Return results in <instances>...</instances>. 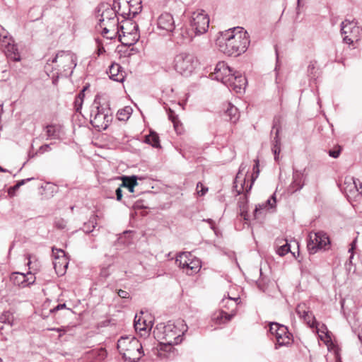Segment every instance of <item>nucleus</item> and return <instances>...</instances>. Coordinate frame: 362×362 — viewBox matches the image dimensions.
<instances>
[{
  "instance_id": "41",
  "label": "nucleus",
  "mask_w": 362,
  "mask_h": 362,
  "mask_svg": "<svg viewBox=\"0 0 362 362\" xmlns=\"http://www.w3.org/2000/svg\"><path fill=\"white\" fill-rule=\"evenodd\" d=\"M290 250L291 248L289 244L288 243H286L284 245L278 247L276 252L279 256L283 257L287 253H288Z\"/></svg>"
},
{
  "instance_id": "9",
  "label": "nucleus",
  "mask_w": 362,
  "mask_h": 362,
  "mask_svg": "<svg viewBox=\"0 0 362 362\" xmlns=\"http://www.w3.org/2000/svg\"><path fill=\"white\" fill-rule=\"evenodd\" d=\"M329 245L330 240L326 233L323 231L309 233L307 248L310 254H315L320 250H327Z\"/></svg>"
},
{
  "instance_id": "26",
  "label": "nucleus",
  "mask_w": 362,
  "mask_h": 362,
  "mask_svg": "<svg viewBox=\"0 0 362 362\" xmlns=\"http://www.w3.org/2000/svg\"><path fill=\"white\" fill-rule=\"evenodd\" d=\"M11 281L13 285L19 287H26L25 274L20 272H13L10 277Z\"/></svg>"
},
{
  "instance_id": "6",
  "label": "nucleus",
  "mask_w": 362,
  "mask_h": 362,
  "mask_svg": "<svg viewBox=\"0 0 362 362\" xmlns=\"http://www.w3.org/2000/svg\"><path fill=\"white\" fill-rule=\"evenodd\" d=\"M197 65V61L191 54L182 52L175 57L174 68L177 72L184 76H190Z\"/></svg>"
},
{
  "instance_id": "58",
  "label": "nucleus",
  "mask_w": 362,
  "mask_h": 362,
  "mask_svg": "<svg viewBox=\"0 0 362 362\" xmlns=\"http://www.w3.org/2000/svg\"><path fill=\"white\" fill-rule=\"evenodd\" d=\"M204 221H206L210 224V227L212 230H214V222L212 219L208 218V219H204Z\"/></svg>"
},
{
  "instance_id": "31",
  "label": "nucleus",
  "mask_w": 362,
  "mask_h": 362,
  "mask_svg": "<svg viewBox=\"0 0 362 362\" xmlns=\"http://www.w3.org/2000/svg\"><path fill=\"white\" fill-rule=\"evenodd\" d=\"M132 16L135 17L142 9L141 0H127Z\"/></svg>"
},
{
  "instance_id": "38",
  "label": "nucleus",
  "mask_w": 362,
  "mask_h": 362,
  "mask_svg": "<svg viewBox=\"0 0 362 362\" xmlns=\"http://www.w3.org/2000/svg\"><path fill=\"white\" fill-rule=\"evenodd\" d=\"M145 141L147 144H151L153 147H158L159 146V138L156 133H151L147 136Z\"/></svg>"
},
{
  "instance_id": "34",
  "label": "nucleus",
  "mask_w": 362,
  "mask_h": 362,
  "mask_svg": "<svg viewBox=\"0 0 362 362\" xmlns=\"http://www.w3.org/2000/svg\"><path fill=\"white\" fill-rule=\"evenodd\" d=\"M303 319L310 327L315 328L316 332L319 333V329L317 326V322L315 320V317L311 313L309 312Z\"/></svg>"
},
{
  "instance_id": "7",
  "label": "nucleus",
  "mask_w": 362,
  "mask_h": 362,
  "mask_svg": "<svg viewBox=\"0 0 362 362\" xmlns=\"http://www.w3.org/2000/svg\"><path fill=\"white\" fill-rule=\"evenodd\" d=\"M119 40L126 46L136 44L139 37V26L135 23L127 21L124 25L119 26Z\"/></svg>"
},
{
  "instance_id": "59",
  "label": "nucleus",
  "mask_w": 362,
  "mask_h": 362,
  "mask_svg": "<svg viewBox=\"0 0 362 362\" xmlns=\"http://www.w3.org/2000/svg\"><path fill=\"white\" fill-rule=\"evenodd\" d=\"M49 330H52V331H56L57 332H59V337H61L62 335V332L64 334V330L62 328H51V329H49Z\"/></svg>"
},
{
  "instance_id": "40",
  "label": "nucleus",
  "mask_w": 362,
  "mask_h": 362,
  "mask_svg": "<svg viewBox=\"0 0 362 362\" xmlns=\"http://www.w3.org/2000/svg\"><path fill=\"white\" fill-rule=\"evenodd\" d=\"M296 312L300 318H303L305 315L309 313V311L307 310L305 304L304 303L298 304L296 307Z\"/></svg>"
},
{
  "instance_id": "16",
  "label": "nucleus",
  "mask_w": 362,
  "mask_h": 362,
  "mask_svg": "<svg viewBox=\"0 0 362 362\" xmlns=\"http://www.w3.org/2000/svg\"><path fill=\"white\" fill-rule=\"evenodd\" d=\"M230 84H226V86L230 90H234L235 93H242L246 86V78L242 75L241 73L235 71L232 76H230Z\"/></svg>"
},
{
  "instance_id": "50",
  "label": "nucleus",
  "mask_w": 362,
  "mask_h": 362,
  "mask_svg": "<svg viewBox=\"0 0 362 362\" xmlns=\"http://www.w3.org/2000/svg\"><path fill=\"white\" fill-rule=\"evenodd\" d=\"M356 247V240H354L351 243V247L349 249V252L351 253V255L349 257V263L351 264V261H352V259L354 257V253H353V251L355 249Z\"/></svg>"
},
{
  "instance_id": "54",
  "label": "nucleus",
  "mask_w": 362,
  "mask_h": 362,
  "mask_svg": "<svg viewBox=\"0 0 362 362\" xmlns=\"http://www.w3.org/2000/svg\"><path fill=\"white\" fill-rule=\"evenodd\" d=\"M100 275H101V276H103L104 278H107L110 275L108 267L102 268V269L100 271Z\"/></svg>"
},
{
  "instance_id": "42",
  "label": "nucleus",
  "mask_w": 362,
  "mask_h": 362,
  "mask_svg": "<svg viewBox=\"0 0 362 362\" xmlns=\"http://www.w3.org/2000/svg\"><path fill=\"white\" fill-rule=\"evenodd\" d=\"M282 325L277 322H271L269 325V332L272 335L276 337V332L280 329V326Z\"/></svg>"
},
{
  "instance_id": "13",
  "label": "nucleus",
  "mask_w": 362,
  "mask_h": 362,
  "mask_svg": "<svg viewBox=\"0 0 362 362\" xmlns=\"http://www.w3.org/2000/svg\"><path fill=\"white\" fill-rule=\"evenodd\" d=\"M235 71L224 62H219L216 64L214 71L211 74V78L221 81L226 86L230 84V76L233 75Z\"/></svg>"
},
{
  "instance_id": "12",
  "label": "nucleus",
  "mask_w": 362,
  "mask_h": 362,
  "mask_svg": "<svg viewBox=\"0 0 362 362\" xmlns=\"http://www.w3.org/2000/svg\"><path fill=\"white\" fill-rule=\"evenodd\" d=\"M341 33L343 40L348 45L359 40L362 28L356 25L354 21L345 20L341 24Z\"/></svg>"
},
{
  "instance_id": "45",
  "label": "nucleus",
  "mask_w": 362,
  "mask_h": 362,
  "mask_svg": "<svg viewBox=\"0 0 362 362\" xmlns=\"http://www.w3.org/2000/svg\"><path fill=\"white\" fill-rule=\"evenodd\" d=\"M168 117L172 121V122L174 124V127L175 129H177V124H178V119L177 116L175 115L174 112L169 109L168 112Z\"/></svg>"
},
{
  "instance_id": "2",
  "label": "nucleus",
  "mask_w": 362,
  "mask_h": 362,
  "mask_svg": "<svg viewBox=\"0 0 362 362\" xmlns=\"http://www.w3.org/2000/svg\"><path fill=\"white\" fill-rule=\"evenodd\" d=\"M187 329V325L182 320L170 321L166 325H157L153 330V335L164 344L177 345L182 342V336Z\"/></svg>"
},
{
  "instance_id": "63",
  "label": "nucleus",
  "mask_w": 362,
  "mask_h": 362,
  "mask_svg": "<svg viewBox=\"0 0 362 362\" xmlns=\"http://www.w3.org/2000/svg\"><path fill=\"white\" fill-rule=\"evenodd\" d=\"M240 216L243 217L245 220H248V215L246 211H242L240 213Z\"/></svg>"
},
{
  "instance_id": "46",
  "label": "nucleus",
  "mask_w": 362,
  "mask_h": 362,
  "mask_svg": "<svg viewBox=\"0 0 362 362\" xmlns=\"http://www.w3.org/2000/svg\"><path fill=\"white\" fill-rule=\"evenodd\" d=\"M197 194L199 196H203L208 191L207 187H204L201 182H198L197 185Z\"/></svg>"
},
{
  "instance_id": "4",
  "label": "nucleus",
  "mask_w": 362,
  "mask_h": 362,
  "mask_svg": "<svg viewBox=\"0 0 362 362\" xmlns=\"http://www.w3.org/2000/svg\"><path fill=\"white\" fill-rule=\"evenodd\" d=\"M112 120V114L107 104H100L94 100L90 110V123L99 130L106 129Z\"/></svg>"
},
{
  "instance_id": "47",
  "label": "nucleus",
  "mask_w": 362,
  "mask_h": 362,
  "mask_svg": "<svg viewBox=\"0 0 362 362\" xmlns=\"http://www.w3.org/2000/svg\"><path fill=\"white\" fill-rule=\"evenodd\" d=\"M26 281V286H28L33 284H34L35 281V277L32 274L31 272H29L25 274Z\"/></svg>"
},
{
  "instance_id": "28",
  "label": "nucleus",
  "mask_w": 362,
  "mask_h": 362,
  "mask_svg": "<svg viewBox=\"0 0 362 362\" xmlns=\"http://www.w3.org/2000/svg\"><path fill=\"white\" fill-rule=\"evenodd\" d=\"M189 264V267L186 271V273L188 275H192L199 271L201 268V262L198 258L192 255Z\"/></svg>"
},
{
  "instance_id": "20",
  "label": "nucleus",
  "mask_w": 362,
  "mask_h": 362,
  "mask_svg": "<svg viewBox=\"0 0 362 362\" xmlns=\"http://www.w3.org/2000/svg\"><path fill=\"white\" fill-rule=\"evenodd\" d=\"M109 77L110 79L117 82H123L124 80V71L122 66L117 63H113L109 67Z\"/></svg>"
},
{
  "instance_id": "56",
  "label": "nucleus",
  "mask_w": 362,
  "mask_h": 362,
  "mask_svg": "<svg viewBox=\"0 0 362 362\" xmlns=\"http://www.w3.org/2000/svg\"><path fill=\"white\" fill-rule=\"evenodd\" d=\"M115 194H116V196H117V201H120L122 198V190L121 189V187H118L116 191H115Z\"/></svg>"
},
{
  "instance_id": "55",
  "label": "nucleus",
  "mask_w": 362,
  "mask_h": 362,
  "mask_svg": "<svg viewBox=\"0 0 362 362\" xmlns=\"http://www.w3.org/2000/svg\"><path fill=\"white\" fill-rule=\"evenodd\" d=\"M63 308H66V304L65 303L57 305L56 307H54V308L51 309L50 312L51 313H54V312H56L57 310H59L61 309H63Z\"/></svg>"
},
{
  "instance_id": "43",
  "label": "nucleus",
  "mask_w": 362,
  "mask_h": 362,
  "mask_svg": "<svg viewBox=\"0 0 362 362\" xmlns=\"http://www.w3.org/2000/svg\"><path fill=\"white\" fill-rule=\"evenodd\" d=\"M308 75L312 76H315L316 74V62H310L308 66Z\"/></svg>"
},
{
  "instance_id": "22",
  "label": "nucleus",
  "mask_w": 362,
  "mask_h": 362,
  "mask_svg": "<svg viewBox=\"0 0 362 362\" xmlns=\"http://www.w3.org/2000/svg\"><path fill=\"white\" fill-rule=\"evenodd\" d=\"M192 255L189 252H184L180 253L176 257V264L182 269H183L185 272L187 271L189 267V262H190V259Z\"/></svg>"
},
{
  "instance_id": "35",
  "label": "nucleus",
  "mask_w": 362,
  "mask_h": 362,
  "mask_svg": "<svg viewBox=\"0 0 362 362\" xmlns=\"http://www.w3.org/2000/svg\"><path fill=\"white\" fill-rule=\"evenodd\" d=\"M132 112V109L129 106H127L120 109L117 112V117L119 120L125 121L129 119Z\"/></svg>"
},
{
  "instance_id": "3",
  "label": "nucleus",
  "mask_w": 362,
  "mask_h": 362,
  "mask_svg": "<svg viewBox=\"0 0 362 362\" xmlns=\"http://www.w3.org/2000/svg\"><path fill=\"white\" fill-rule=\"evenodd\" d=\"M117 349L124 360L129 362H138L144 355L141 344L134 337H121L117 341Z\"/></svg>"
},
{
  "instance_id": "5",
  "label": "nucleus",
  "mask_w": 362,
  "mask_h": 362,
  "mask_svg": "<svg viewBox=\"0 0 362 362\" xmlns=\"http://www.w3.org/2000/svg\"><path fill=\"white\" fill-rule=\"evenodd\" d=\"M95 18L98 21L96 29L103 25L117 27L119 25L116 11L107 4H101L95 11Z\"/></svg>"
},
{
  "instance_id": "21",
  "label": "nucleus",
  "mask_w": 362,
  "mask_h": 362,
  "mask_svg": "<svg viewBox=\"0 0 362 362\" xmlns=\"http://www.w3.org/2000/svg\"><path fill=\"white\" fill-rule=\"evenodd\" d=\"M304 185L303 174L301 170H296L293 173V182L291 188L293 192L300 190Z\"/></svg>"
},
{
  "instance_id": "51",
  "label": "nucleus",
  "mask_w": 362,
  "mask_h": 362,
  "mask_svg": "<svg viewBox=\"0 0 362 362\" xmlns=\"http://www.w3.org/2000/svg\"><path fill=\"white\" fill-rule=\"evenodd\" d=\"M117 294L122 298H129L130 297V295L127 291L122 290V289H119L117 291Z\"/></svg>"
},
{
  "instance_id": "39",
  "label": "nucleus",
  "mask_w": 362,
  "mask_h": 362,
  "mask_svg": "<svg viewBox=\"0 0 362 362\" xmlns=\"http://www.w3.org/2000/svg\"><path fill=\"white\" fill-rule=\"evenodd\" d=\"M296 312L300 318H303L305 315L309 313V311L307 310L305 304L304 303L298 304L296 307Z\"/></svg>"
},
{
  "instance_id": "33",
  "label": "nucleus",
  "mask_w": 362,
  "mask_h": 362,
  "mask_svg": "<svg viewBox=\"0 0 362 362\" xmlns=\"http://www.w3.org/2000/svg\"><path fill=\"white\" fill-rule=\"evenodd\" d=\"M97 225V216H93L90 217L89 221L87 223L83 224V228H81L83 231L86 233H89L93 230Z\"/></svg>"
},
{
  "instance_id": "10",
  "label": "nucleus",
  "mask_w": 362,
  "mask_h": 362,
  "mask_svg": "<svg viewBox=\"0 0 362 362\" xmlns=\"http://www.w3.org/2000/svg\"><path fill=\"white\" fill-rule=\"evenodd\" d=\"M0 47L10 59L15 62H19L21 60V57L18 54L16 45L14 44L13 39L1 26H0Z\"/></svg>"
},
{
  "instance_id": "25",
  "label": "nucleus",
  "mask_w": 362,
  "mask_h": 362,
  "mask_svg": "<svg viewBox=\"0 0 362 362\" xmlns=\"http://www.w3.org/2000/svg\"><path fill=\"white\" fill-rule=\"evenodd\" d=\"M119 26L117 27H109L103 25V27H98V31L100 32L101 35L107 39H113L116 35L119 33Z\"/></svg>"
},
{
  "instance_id": "32",
  "label": "nucleus",
  "mask_w": 362,
  "mask_h": 362,
  "mask_svg": "<svg viewBox=\"0 0 362 362\" xmlns=\"http://www.w3.org/2000/svg\"><path fill=\"white\" fill-rule=\"evenodd\" d=\"M279 129H277L276 132H275V136L272 141V152L274 154V159L276 160L278 159V156L281 152V141L280 138L279 136Z\"/></svg>"
},
{
  "instance_id": "18",
  "label": "nucleus",
  "mask_w": 362,
  "mask_h": 362,
  "mask_svg": "<svg viewBox=\"0 0 362 362\" xmlns=\"http://www.w3.org/2000/svg\"><path fill=\"white\" fill-rule=\"evenodd\" d=\"M127 2V0H115L112 7L116 11L117 16H121L126 20L133 18Z\"/></svg>"
},
{
  "instance_id": "27",
  "label": "nucleus",
  "mask_w": 362,
  "mask_h": 362,
  "mask_svg": "<svg viewBox=\"0 0 362 362\" xmlns=\"http://www.w3.org/2000/svg\"><path fill=\"white\" fill-rule=\"evenodd\" d=\"M225 115L228 117V119L233 123H235L239 119L240 117L238 108L231 103L228 104L227 109L225 111Z\"/></svg>"
},
{
  "instance_id": "19",
  "label": "nucleus",
  "mask_w": 362,
  "mask_h": 362,
  "mask_svg": "<svg viewBox=\"0 0 362 362\" xmlns=\"http://www.w3.org/2000/svg\"><path fill=\"white\" fill-rule=\"evenodd\" d=\"M235 315L236 313L235 311L227 313L223 310H219L211 315V320L216 325L226 324L230 321Z\"/></svg>"
},
{
  "instance_id": "23",
  "label": "nucleus",
  "mask_w": 362,
  "mask_h": 362,
  "mask_svg": "<svg viewBox=\"0 0 362 362\" xmlns=\"http://www.w3.org/2000/svg\"><path fill=\"white\" fill-rule=\"evenodd\" d=\"M47 139H57L61 136L62 127L59 125L49 124L45 129Z\"/></svg>"
},
{
  "instance_id": "52",
  "label": "nucleus",
  "mask_w": 362,
  "mask_h": 362,
  "mask_svg": "<svg viewBox=\"0 0 362 362\" xmlns=\"http://www.w3.org/2000/svg\"><path fill=\"white\" fill-rule=\"evenodd\" d=\"M33 179H34L33 177H30V178L23 179V180L18 181L16 184V188H20V187H21L22 185H25L26 182H28Z\"/></svg>"
},
{
  "instance_id": "61",
  "label": "nucleus",
  "mask_w": 362,
  "mask_h": 362,
  "mask_svg": "<svg viewBox=\"0 0 362 362\" xmlns=\"http://www.w3.org/2000/svg\"><path fill=\"white\" fill-rule=\"evenodd\" d=\"M319 329V332H321L322 333L325 334L326 337H328L327 334L325 332V331H327V327L325 325H322V329Z\"/></svg>"
},
{
  "instance_id": "15",
  "label": "nucleus",
  "mask_w": 362,
  "mask_h": 362,
  "mask_svg": "<svg viewBox=\"0 0 362 362\" xmlns=\"http://www.w3.org/2000/svg\"><path fill=\"white\" fill-rule=\"evenodd\" d=\"M342 189L348 197L356 198L362 194V183L353 177H346Z\"/></svg>"
},
{
  "instance_id": "44",
  "label": "nucleus",
  "mask_w": 362,
  "mask_h": 362,
  "mask_svg": "<svg viewBox=\"0 0 362 362\" xmlns=\"http://www.w3.org/2000/svg\"><path fill=\"white\" fill-rule=\"evenodd\" d=\"M276 197H275V194H274L271 197L270 199H267L266 202H263V204L267 206V208L269 209H272L274 207H275V205H276Z\"/></svg>"
},
{
  "instance_id": "29",
  "label": "nucleus",
  "mask_w": 362,
  "mask_h": 362,
  "mask_svg": "<svg viewBox=\"0 0 362 362\" xmlns=\"http://www.w3.org/2000/svg\"><path fill=\"white\" fill-rule=\"evenodd\" d=\"M134 328L136 331H144L151 330L152 325H151V322L146 323V320H142L141 318L136 315L134 318Z\"/></svg>"
},
{
  "instance_id": "49",
  "label": "nucleus",
  "mask_w": 362,
  "mask_h": 362,
  "mask_svg": "<svg viewBox=\"0 0 362 362\" xmlns=\"http://www.w3.org/2000/svg\"><path fill=\"white\" fill-rule=\"evenodd\" d=\"M75 107L76 110L78 112L79 109L81 108L82 104H83V99L81 98V97H76L75 99Z\"/></svg>"
},
{
  "instance_id": "60",
  "label": "nucleus",
  "mask_w": 362,
  "mask_h": 362,
  "mask_svg": "<svg viewBox=\"0 0 362 362\" xmlns=\"http://www.w3.org/2000/svg\"><path fill=\"white\" fill-rule=\"evenodd\" d=\"M258 164H259L258 160H256V164H255V166H254V168H253V170L257 173V175H256V177H257L258 173H259Z\"/></svg>"
},
{
  "instance_id": "53",
  "label": "nucleus",
  "mask_w": 362,
  "mask_h": 362,
  "mask_svg": "<svg viewBox=\"0 0 362 362\" xmlns=\"http://www.w3.org/2000/svg\"><path fill=\"white\" fill-rule=\"evenodd\" d=\"M55 226L59 229H63L66 227V223L64 220H57L55 221Z\"/></svg>"
},
{
  "instance_id": "24",
  "label": "nucleus",
  "mask_w": 362,
  "mask_h": 362,
  "mask_svg": "<svg viewBox=\"0 0 362 362\" xmlns=\"http://www.w3.org/2000/svg\"><path fill=\"white\" fill-rule=\"evenodd\" d=\"M240 298H223L221 302V308H225L228 310H231L230 313L235 311L236 313L237 305L240 303Z\"/></svg>"
},
{
  "instance_id": "14",
  "label": "nucleus",
  "mask_w": 362,
  "mask_h": 362,
  "mask_svg": "<svg viewBox=\"0 0 362 362\" xmlns=\"http://www.w3.org/2000/svg\"><path fill=\"white\" fill-rule=\"evenodd\" d=\"M175 28V21L170 13H161L157 19V29L160 30V35L171 33Z\"/></svg>"
},
{
  "instance_id": "11",
  "label": "nucleus",
  "mask_w": 362,
  "mask_h": 362,
  "mask_svg": "<svg viewBox=\"0 0 362 362\" xmlns=\"http://www.w3.org/2000/svg\"><path fill=\"white\" fill-rule=\"evenodd\" d=\"M209 18L204 10L194 11L191 16L190 27L194 36L205 33L209 28Z\"/></svg>"
},
{
  "instance_id": "17",
  "label": "nucleus",
  "mask_w": 362,
  "mask_h": 362,
  "mask_svg": "<svg viewBox=\"0 0 362 362\" xmlns=\"http://www.w3.org/2000/svg\"><path fill=\"white\" fill-rule=\"evenodd\" d=\"M275 348L278 349L283 346H288L292 343V334L288 332L286 326L282 325L280 329L276 332Z\"/></svg>"
},
{
  "instance_id": "1",
  "label": "nucleus",
  "mask_w": 362,
  "mask_h": 362,
  "mask_svg": "<svg viewBox=\"0 0 362 362\" xmlns=\"http://www.w3.org/2000/svg\"><path fill=\"white\" fill-rule=\"evenodd\" d=\"M216 44L218 49L228 56H239L246 52L250 37L243 28H233L219 33Z\"/></svg>"
},
{
  "instance_id": "64",
  "label": "nucleus",
  "mask_w": 362,
  "mask_h": 362,
  "mask_svg": "<svg viewBox=\"0 0 362 362\" xmlns=\"http://www.w3.org/2000/svg\"><path fill=\"white\" fill-rule=\"evenodd\" d=\"M26 258L28 259V262L27 264H28V266L29 267V268H30V269H31V267H30V264H31V263H32V262H31V261H30V258H31L30 255H28L26 256Z\"/></svg>"
},
{
  "instance_id": "48",
  "label": "nucleus",
  "mask_w": 362,
  "mask_h": 362,
  "mask_svg": "<svg viewBox=\"0 0 362 362\" xmlns=\"http://www.w3.org/2000/svg\"><path fill=\"white\" fill-rule=\"evenodd\" d=\"M340 153H341L340 147H338L337 148H335V149L329 150L328 152L329 156L334 158H337L339 156Z\"/></svg>"
},
{
  "instance_id": "30",
  "label": "nucleus",
  "mask_w": 362,
  "mask_h": 362,
  "mask_svg": "<svg viewBox=\"0 0 362 362\" xmlns=\"http://www.w3.org/2000/svg\"><path fill=\"white\" fill-rule=\"evenodd\" d=\"M137 177L132 175L131 177H124L121 187H126L130 192H134V188L137 185Z\"/></svg>"
},
{
  "instance_id": "57",
  "label": "nucleus",
  "mask_w": 362,
  "mask_h": 362,
  "mask_svg": "<svg viewBox=\"0 0 362 362\" xmlns=\"http://www.w3.org/2000/svg\"><path fill=\"white\" fill-rule=\"evenodd\" d=\"M19 188H16V185H13V187H11L8 189V194L9 196L11 197H13L15 195V192L16 190H18Z\"/></svg>"
},
{
  "instance_id": "37",
  "label": "nucleus",
  "mask_w": 362,
  "mask_h": 362,
  "mask_svg": "<svg viewBox=\"0 0 362 362\" xmlns=\"http://www.w3.org/2000/svg\"><path fill=\"white\" fill-rule=\"evenodd\" d=\"M269 209L263 203L256 205L253 211V215L255 219L259 218L263 215Z\"/></svg>"
},
{
  "instance_id": "8",
  "label": "nucleus",
  "mask_w": 362,
  "mask_h": 362,
  "mask_svg": "<svg viewBox=\"0 0 362 362\" xmlns=\"http://www.w3.org/2000/svg\"><path fill=\"white\" fill-rule=\"evenodd\" d=\"M76 56L70 51H60L52 59V63H59L62 66L61 76H70L76 66Z\"/></svg>"
},
{
  "instance_id": "36",
  "label": "nucleus",
  "mask_w": 362,
  "mask_h": 362,
  "mask_svg": "<svg viewBox=\"0 0 362 362\" xmlns=\"http://www.w3.org/2000/svg\"><path fill=\"white\" fill-rule=\"evenodd\" d=\"M13 320V316L11 313L9 311L4 312L0 316V323L2 324H8L10 326L12 325V322ZM3 327H0V329H1Z\"/></svg>"
},
{
  "instance_id": "62",
  "label": "nucleus",
  "mask_w": 362,
  "mask_h": 362,
  "mask_svg": "<svg viewBox=\"0 0 362 362\" xmlns=\"http://www.w3.org/2000/svg\"><path fill=\"white\" fill-rule=\"evenodd\" d=\"M245 169V167L243 166V164H242L240 167V170H239V172L236 176V178H235V182H237V180L239 178V176L241 173V171Z\"/></svg>"
}]
</instances>
